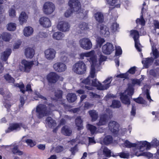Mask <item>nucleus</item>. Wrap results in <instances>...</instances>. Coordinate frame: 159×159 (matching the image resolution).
<instances>
[{"label":"nucleus","mask_w":159,"mask_h":159,"mask_svg":"<svg viewBox=\"0 0 159 159\" xmlns=\"http://www.w3.org/2000/svg\"><path fill=\"white\" fill-rule=\"evenodd\" d=\"M44 53L45 57L48 61H52L56 57V52L53 49H48L45 51Z\"/></svg>","instance_id":"4468645a"},{"label":"nucleus","mask_w":159,"mask_h":159,"mask_svg":"<svg viewBox=\"0 0 159 159\" xmlns=\"http://www.w3.org/2000/svg\"><path fill=\"white\" fill-rule=\"evenodd\" d=\"M136 23L138 24H141L142 25H144L145 24V20L142 17L140 19H137L136 20Z\"/></svg>","instance_id":"69168bd1"},{"label":"nucleus","mask_w":159,"mask_h":159,"mask_svg":"<svg viewBox=\"0 0 159 159\" xmlns=\"http://www.w3.org/2000/svg\"><path fill=\"white\" fill-rule=\"evenodd\" d=\"M68 3L70 8L74 12L79 11L81 8V3L78 0H70Z\"/></svg>","instance_id":"9b49d317"},{"label":"nucleus","mask_w":159,"mask_h":159,"mask_svg":"<svg viewBox=\"0 0 159 159\" xmlns=\"http://www.w3.org/2000/svg\"><path fill=\"white\" fill-rule=\"evenodd\" d=\"M21 63L24 67L21 65L19 66V69L20 71L29 72L34 65L33 61H29L26 60H23L21 61Z\"/></svg>","instance_id":"0eeeda50"},{"label":"nucleus","mask_w":159,"mask_h":159,"mask_svg":"<svg viewBox=\"0 0 159 159\" xmlns=\"http://www.w3.org/2000/svg\"><path fill=\"white\" fill-rule=\"evenodd\" d=\"M100 33L103 37H108L110 34L108 28L106 25H101L100 26Z\"/></svg>","instance_id":"4be33fe9"},{"label":"nucleus","mask_w":159,"mask_h":159,"mask_svg":"<svg viewBox=\"0 0 159 159\" xmlns=\"http://www.w3.org/2000/svg\"><path fill=\"white\" fill-rule=\"evenodd\" d=\"M113 140L111 136L107 135L103 139V143L105 144H108L111 143Z\"/></svg>","instance_id":"a19ab883"},{"label":"nucleus","mask_w":159,"mask_h":159,"mask_svg":"<svg viewBox=\"0 0 159 159\" xmlns=\"http://www.w3.org/2000/svg\"><path fill=\"white\" fill-rule=\"evenodd\" d=\"M75 122L78 130H80L83 129L82 120L80 117H78L76 118Z\"/></svg>","instance_id":"f704fd0d"},{"label":"nucleus","mask_w":159,"mask_h":159,"mask_svg":"<svg viewBox=\"0 0 159 159\" xmlns=\"http://www.w3.org/2000/svg\"><path fill=\"white\" fill-rule=\"evenodd\" d=\"M139 149V148H136L135 150H134V153H135V155L138 156H143L142 154H143L142 152L143 151H141L140 152L138 150Z\"/></svg>","instance_id":"0e129e2a"},{"label":"nucleus","mask_w":159,"mask_h":159,"mask_svg":"<svg viewBox=\"0 0 159 159\" xmlns=\"http://www.w3.org/2000/svg\"><path fill=\"white\" fill-rule=\"evenodd\" d=\"M134 93V89L129 85L127 89L122 93H121L120 99L122 102L125 104L129 105L130 102L129 96H131Z\"/></svg>","instance_id":"20e7f679"},{"label":"nucleus","mask_w":159,"mask_h":159,"mask_svg":"<svg viewBox=\"0 0 159 159\" xmlns=\"http://www.w3.org/2000/svg\"><path fill=\"white\" fill-rule=\"evenodd\" d=\"M124 145L126 147L130 148L131 147H136V144L135 143H132L128 140L125 141L124 143Z\"/></svg>","instance_id":"79ce46f5"},{"label":"nucleus","mask_w":159,"mask_h":159,"mask_svg":"<svg viewBox=\"0 0 159 159\" xmlns=\"http://www.w3.org/2000/svg\"><path fill=\"white\" fill-rule=\"evenodd\" d=\"M159 72V69H157L155 70H150L149 74L153 76H156L157 73Z\"/></svg>","instance_id":"5fc2aeb1"},{"label":"nucleus","mask_w":159,"mask_h":159,"mask_svg":"<svg viewBox=\"0 0 159 159\" xmlns=\"http://www.w3.org/2000/svg\"><path fill=\"white\" fill-rule=\"evenodd\" d=\"M80 59H83L84 57H90L88 60L91 64V67L93 66L95 67L97 64V57L94 50H92L90 52H83L79 54Z\"/></svg>","instance_id":"f03ea898"},{"label":"nucleus","mask_w":159,"mask_h":159,"mask_svg":"<svg viewBox=\"0 0 159 159\" xmlns=\"http://www.w3.org/2000/svg\"><path fill=\"white\" fill-rule=\"evenodd\" d=\"M128 74L127 72L125 74H120L117 75L116 77L117 78H126L128 77Z\"/></svg>","instance_id":"774afa93"},{"label":"nucleus","mask_w":159,"mask_h":159,"mask_svg":"<svg viewBox=\"0 0 159 159\" xmlns=\"http://www.w3.org/2000/svg\"><path fill=\"white\" fill-rule=\"evenodd\" d=\"M96 20L99 23H102L104 20V16L103 14L100 12H98L94 15Z\"/></svg>","instance_id":"cd10ccee"},{"label":"nucleus","mask_w":159,"mask_h":159,"mask_svg":"<svg viewBox=\"0 0 159 159\" xmlns=\"http://www.w3.org/2000/svg\"><path fill=\"white\" fill-rule=\"evenodd\" d=\"M116 56H118L122 54V51L121 48L119 46H116Z\"/></svg>","instance_id":"4d7b16f0"},{"label":"nucleus","mask_w":159,"mask_h":159,"mask_svg":"<svg viewBox=\"0 0 159 159\" xmlns=\"http://www.w3.org/2000/svg\"><path fill=\"white\" fill-rule=\"evenodd\" d=\"M57 27L59 30L66 32L69 31L70 25L67 22L61 21L59 22L57 25Z\"/></svg>","instance_id":"2eb2a0df"},{"label":"nucleus","mask_w":159,"mask_h":159,"mask_svg":"<svg viewBox=\"0 0 159 159\" xmlns=\"http://www.w3.org/2000/svg\"><path fill=\"white\" fill-rule=\"evenodd\" d=\"M34 32L33 29L30 26L25 27L23 30V34L26 37L30 36L32 35Z\"/></svg>","instance_id":"bb28decb"},{"label":"nucleus","mask_w":159,"mask_h":159,"mask_svg":"<svg viewBox=\"0 0 159 159\" xmlns=\"http://www.w3.org/2000/svg\"><path fill=\"white\" fill-rule=\"evenodd\" d=\"M79 43L80 46L85 50H89L92 47V43L88 38H84L80 39L79 40Z\"/></svg>","instance_id":"9d476101"},{"label":"nucleus","mask_w":159,"mask_h":159,"mask_svg":"<svg viewBox=\"0 0 159 159\" xmlns=\"http://www.w3.org/2000/svg\"><path fill=\"white\" fill-rule=\"evenodd\" d=\"M26 143L30 147H33L36 144V142L35 141H33L32 140L30 139H27L25 140Z\"/></svg>","instance_id":"864d4df0"},{"label":"nucleus","mask_w":159,"mask_h":159,"mask_svg":"<svg viewBox=\"0 0 159 159\" xmlns=\"http://www.w3.org/2000/svg\"><path fill=\"white\" fill-rule=\"evenodd\" d=\"M7 27L8 30L10 31H13L16 30V25L15 23L11 22L7 25Z\"/></svg>","instance_id":"ea45409f"},{"label":"nucleus","mask_w":159,"mask_h":159,"mask_svg":"<svg viewBox=\"0 0 159 159\" xmlns=\"http://www.w3.org/2000/svg\"><path fill=\"white\" fill-rule=\"evenodd\" d=\"M72 70L74 72L78 74H82L86 70V66L84 62L79 61L73 65Z\"/></svg>","instance_id":"39448f33"},{"label":"nucleus","mask_w":159,"mask_h":159,"mask_svg":"<svg viewBox=\"0 0 159 159\" xmlns=\"http://www.w3.org/2000/svg\"><path fill=\"white\" fill-rule=\"evenodd\" d=\"M11 49L8 48L5 51L1 54V59L2 61H5L8 59V57L11 53Z\"/></svg>","instance_id":"393cba45"},{"label":"nucleus","mask_w":159,"mask_h":159,"mask_svg":"<svg viewBox=\"0 0 159 159\" xmlns=\"http://www.w3.org/2000/svg\"><path fill=\"white\" fill-rule=\"evenodd\" d=\"M61 132L65 135L70 136L71 134L72 131L68 126L65 125L61 128Z\"/></svg>","instance_id":"2f4dec72"},{"label":"nucleus","mask_w":159,"mask_h":159,"mask_svg":"<svg viewBox=\"0 0 159 159\" xmlns=\"http://www.w3.org/2000/svg\"><path fill=\"white\" fill-rule=\"evenodd\" d=\"M1 37L3 41H9L11 38V35L5 32L1 35Z\"/></svg>","instance_id":"58836bf2"},{"label":"nucleus","mask_w":159,"mask_h":159,"mask_svg":"<svg viewBox=\"0 0 159 159\" xmlns=\"http://www.w3.org/2000/svg\"><path fill=\"white\" fill-rule=\"evenodd\" d=\"M112 80V77H109L103 82V84H102L97 79H95L92 81V84L93 86L96 87L99 90H104L107 89L110 86Z\"/></svg>","instance_id":"7ed1b4c3"},{"label":"nucleus","mask_w":159,"mask_h":159,"mask_svg":"<svg viewBox=\"0 0 159 159\" xmlns=\"http://www.w3.org/2000/svg\"><path fill=\"white\" fill-rule=\"evenodd\" d=\"M60 77L55 72H51L48 75L47 79L51 83H55L60 78Z\"/></svg>","instance_id":"aec40b11"},{"label":"nucleus","mask_w":159,"mask_h":159,"mask_svg":"<svg viewBox=\"0 0 159 159\" xmlns=\"http://www.w3.org/2000/svg\"><path fill=\"white\" fill-rule=\"evenodd\" d=\"M87 129L89 130L91 134H96L98 133L97 130V127L93 125L90 124H88L87 125Z\"/></svg>","instance_id":"c9c22d12"},{"label":"nucleus","mask_w":159,"mask_h":159,"mask_svg":"<svg viewBox=\"0 0 159 159\" xmlns=\"http://www.w3.org/2000/svg\"><path fill=\"white\" fill-rule=\"evenodd\" d=\"M9 16L11 18L14 17L16 15V12L15 9L12 8H10L8 11Z\"/></svg>","instance_id":"09e8293b"},{"label":"nucleus","mask_w":159,"mask_h":159,"mask_svg":"<svg viewBox=\"0 0 159 159\" xmlns=\"http://www.w3.org/2000/svg\"><path fill=\"white\" fill-rule=\"evenodd\" d=\"M88 93L91 98H100V95L94 93L92 92H89Z\"/></svg>","instance_id":"052dcab7"},{"label":"nucleus","mask_w":159,"mask_h":159,"mask_svg":"<svg viewBox=\"0 0 159 159\" xmlns=\"http://www.w3.org/2000/svg\"><path fill=\"white\" fill-rule=\"evenodd\" d=\"M120 101L116 100H114L112 102V104L111 106L113 108H119L120 107Z\"/></svg>","instance_id":"8fccbe9b"},{"label":"nucleus","mask_w":159,"mask_h":159,"mask_svg":"<svg viewBox=\"0 0 159 159\" xmlns=\"http://www.w3.org/2000/svg\"><path fill=\"white\" fill-rule=\"evenodd\" d=\"M81 137H78V136L76 139L72 140L70 142V143L72 145H73L75 143H80V140L81 139Z\"/></svg>","instance_id":"13d9d810"},{"label":"nucleus","mask_w":159,"mask_h":159,"mask_svg":"<svg viewBox=\"0 0 159 159\" xmlns=\"http://www.w3.org/2000/svg\"><path fill=\"white\" fill-rule=\"evenodd\" d=\"M119 125L115 121H110L108 124L109 129L111 131L114 133H116L118 131Z\"/></svg>","instance_id":"412c9836"},{"label":"nucleus","mask_w":159,"mask_h":159,"mask_svg":"<svg viewBox=\"0 0 159 159\" xmlns=\"http://www.w3.org/2000/svg\"><path fill=\"white\" fill-rule=\"evenodd\" d=\"M28 18V16L26 13L24 11L21 12L19 17L20 24H22L24 23H26Z\"/></svg>","instance_id":"a878e982"},{"label":"nucleus","mask_w":159,"mask_h":159,"mask_svg":"<svg viewBox=\"0 0 159 159\" xmlns=\"http://www.w3.org/2000/svg\"><path fill=\"white\" fill-rule=\"evenodd\" d=\"M74 12L70 8L65 13V16L66 17H69L71 16L72 13Z\"/></svg>","instance_id":"bf43d9fd"},{"label":"nucleus","mask_w":159,"mask_h":159,"mask_svg":"<svg viewBox=\"0 0 159 159\" xmlns=\"http://www.w3.org/2000/svg\"><path fill=\"white\" fill-rule=\"evenodd\" d=\"M134 100L137 103L140 104H146V102L141 97H139L137 98L134 99Z\"/></svg>","instance_id":"603ef678"},{"label":"nucleus","mask_w":159,"mask_h":159,"mask_svg":"<svg viewBox=\"0 0 159 159\" xmlns=\"http://www.w3.org/2000/svg\"><path fill=\"white\" fill-rule=\"evenodd\" d=\"M114 50L113 45L110 43H107L102 47V52L105 54L110 55Z\"/></svg>","instance_id":"ddd939ff"},{"label":"nucleus","mask_w":159,"mask_h":159,"mask_svg":"<svg viewBox=\"0 0 159 159\" xmlns=\"http://www.w3.org/2000/svg\"><path fill=\"white\" fill-rule=\"evenodd\" d=\"M60 60L62 62L67 63L69 61V58L68 56V55L63 52L60 53Z\"/></svg>","instance_id":"e433bc0d"},{"label":"nucleus","mask_w":159,"mask_h":159,"mask_svg":"<svg viewBox=\"0 0 159 159\" xmlns=\"http://www.w3.org/2000/svg\"><path fill=\"white\" fill-rule=\"evenodd\" d=\"M120 157L122 158H128L129 157V154L128 153H126L124 152H122L120 153L119 154Z\"/></svg>","instance_id":"338daca9"},{"label":"nucleus","mask_w":159,"mask_h":159,"mask_svg":"<svg viewBox=\"0 0 159 159\" xmlns=\"http://www.w3.org/2000/svg\"><path fill=\"white\" fill-rule=\"evenodd\" d=\"M65 36L64 34L61 32H57L54 33L52 35L54 39L59 40H61Z\"/></svg>","instance_id":"c756f323"},{"label":"nucleus","mask_w":159,"mask_h":159,"mask_svg":"<svg viewBox=\"0 0 159 159\" xmlns=\"http://www.w3.org/2000/svg\"><path fill=\"white\" fill-rule=\"evenodd\" d=\"M21 127H23L25 130L27 128L25 125L21 123H14L11 124L9 127L6 130L5 132L7 133L11 132L14 130H19Z\"/></svg>","instance_id":"f8f14e48"},{"label":"nucleus","mask_w":159,"mask_h":159,"mask_svg":"<svg viewBox=\"0 0 159 159\" xmlns=\"http://www.w3.org/2000/svg\"><path fill=\"white\" fill-rule=\"evenodd\" d=\"M136 144H137L136 147L139 148V149L138 150L139 152L149 149L151 147L150 143L146 141L137 142Z\"/></svg>","instance_id":"dca6fc26"},{"label":"nucleus","mask_w":159,"mask_h":159,"mask_svg":"<svg viewBox=\"0 0 159 159\" xmlns=\"http://www.w3.org/2000/svg\"><path fill=\"white\" fill-rule=\"evenodd\" d=\"M95 67L92 66L91 68L90 75L86 79L83 80L82 82L86 84H88L90 83V78H93L96 77V75L95 74Z\"/></svg>","instance_id":"5701e85b"},{"label":"nucleus","mask_w":159,"mask_h":159,"mask_svg":"<svg viewBox=\"0 0 159 159\" xmlns=\"http://www.w3.org/2000/svg\"><path fill=\"white\" fill-rule=\"evenodd\" d=\"M54 70L58 72H62L66 69V65L61 62H57L54 64L53 66Z\"/></svg>","instance_id":"f3484780"},{"label":"nucleus","mask_w":159,"mask_h":159,"mask_svg":"<svg viewBox=\"0 0 159 159\" xmlns=\"http://www.w3.org/2000/svg\"><path fill=\"white\" fill-rule=\"evenodd\" d=\"M130 35L133 37L135 42V46L139 52L141 51V46L139 42V33L135 30H132L130 31Z\"/></svg>","instance_id":"1a4fd4ad"},{"label":"nucleus","mask_w":159,"mask_h":159,"mask_svg":"<svg viewBox=\"0 0 159 159\" xmlns=\"http://www.w3.org/2000/svg\"><path fill=\"white\" fill-rule=\"evenodd\" d=\"M118 0H107V2L111 6H114V7H120V4H116Z\"/></svg>","instance_id":"c03bdc74"},{"label":"nucleus","mask_w":159,"mask_h":159,"mask_svg":"<svg viewBox=\"0 0 159 159\" xmlns=\"http://www.w3.org/2000/svg\"><path fill=\"white\" fill-rule=\"evenodd\" d=\"M77 14V16L80 18H83L86 16L88 13V11L83 9L80 8V10L77 12H75Z\"/></svg>","instance_id":"72a5a7b5"},{"label":"nucleus","mask_w":159,"mask_h":159,"mask_svg":"<svg viewBox=\"0 0 159 159\" xmlns=\"http://www.w3.org/2000/svg\"><path fill=\"white\" fill-rule=\"evenodd\" d=\"M111 153L110 150L103 146H102L98 151V155L100 157H101L102 155H104L106 157H110L111 156Z\"/></svg>","instance_id":"6ab92c4d"},{"label":"nucleus","mask_w":159,"mask_h":159,"mask_svg":"<svg viewBox=\"0 0 159 159\" xmlns=\"http://www.w3.org/2000/svg\"><path fill=\"white\" fill-rule=\"evenodd\" d=\"M46 123L49 127L51 128H52L56 125L55 120L50 117H48L46 119Z\"/></svg>","instance_id":"c85d7f7f"},{"label":"nucleus","mask_w":159,"mask_h":159,"mask_svg":"<svg viewBox=\"0 0 159 159\" xmlns=\"http://www.w3.org/2000/svg\"><path fill=\"white\" fill-rule=\"evenodd\" d=\"M12 152L14 154H16L18 155H21L23 154V152L18 149V148L17 146H15L12 149Z\"/></svg>","instance_id":"49530a36"},{"label":"nucleus","mask_w":159,"mask_h":159,"mask_svg":"<svg viewBox=\"0 0 159 159\" xmlns=\"http://www.w3.org/2000/svg\"><path fill=\"white\" fill-rule=\"evenodd\" d=\"M152 52L155 58H157L159 56V52L153 45L152 46Z\"/></svg>","instance_id":"3c124183"},{"label":"nucleus","mask_w":159,"mask_h":159,"mask_svg":"<svg viewBox=\"0 0 159 159\" xmlns=\"http://www.w3.org/2000/svg\"><path fill=\"white\" fill-rule=\"evenodd\" d=\"M89 113L92 118V121H95L98 117V114L96 111L94 110H90L89 111Z\"/></svg>","instance_id":"473e14b6"},{"label":"nucleus","mask_w":159,"mask_h":159,"mask_svg":"<svg viewBox=\"0 0 159 159\" xmlns=\"http://www.w3.org/2000/svg\"><path fill=\"white\" fill-rule=\"evenodd\" d=\"M107 114L100 115L99 121L96 123L98 126L104 125L107 124L109 119L111 117L112 112L108 110H107Z\"/></svg>","instance_id":"6e6552de"},{"label":"nucleus","mask_w":159,"mask_h":159,"mask_svg":"<svg viewBox=\"0 0 159 159\" xmlns=\"http://www.w3.org/2000/svg\"><path fill=\"white\" fill-rule=\"evenodd\" d=\"M49 109L50 111L47 110L46 106L43 104H39L37 106L36 111L37 113L38 117L41 118L44 116L49 115L51 114V111L55 110V107L52 104L49 106Z\"/></svg>","instance_id":"f257e3e1"},{"label":"nucleus","mask_w":159,"mask_h":159,"mask_svg":"<svg viewBox=\"0 0 159 159\" xmlns=\"http://www.w3.org/2000/svg\"><path fill=\"white\" fill-rule=\"evenodd\" d=\"M153 61V59L152 58H148L144 59L142 61V63L143 64L144 66L147 68L151 65Z\"/></svg>","instance_id":"7c9ffc66"},{"label":"nucleus","mask_w":159,"mask_h":159,"mask_svg":"<svg viewBox=\"0 0 159 159\" xmlns=\"http://www.w3.org/2000/svg\"><path fill=\"white\" fill-rule=\"evenodd\" d=\"M15 86L17 87H19L20 89V90L22 92L24 93L25 91L23 89L24 88V86L23 84H17L15 85Z\"/></svg>","instance_id":"e2e57ef3"},{"label":"nucleus","mask_w":159,"mask_h":159,"mask_svg":"<svg viewBox=\"0 0 159 159\" xmlns=\"http://www.w3.org/2000/svg\"><path fill=\"white\" fill-rule=\"evenodd\" d=\"M79 28L82 30H86L89 28L88 24L85 22L81 23L79 25Z\"/></svg>","instance_id":"de8ad7c7"},{"label":"nucleus","mask_w":159,"mask_h":159,"mask_svg":"<svg viewBox=\"0 0 159 159\" xmlns=\"http://www.w3.org/2000/svg\"><path fill=\"white\" fill-rule=\"evenodd\" d=\"M64 148L63 146H58L55 148V151L56 152L59 153L63 151Z\"/></svg>","instance_id":"680f3d73"},{"label":"nucleus","mask_w":159,"mask_h":159,"mask_svg":"<svg viewBox=\"0 0 159 159\" xmlns=\"http://www.w3.org/2000/svg\"><path fill=\"white\" fill-rule=\"evenodd\" d=\"M55 4L51 2H45L43 7V11L44 13L46 15H49L53 12L55 10Z\"/></svg>","instance_id":"423d86ee"},{"label":"nucleus","mask_w":159,"mask_h":159,"mask_svg":"<svg viewBox=\"0 0 159 159\" xmlns=\"http://www.w3.org/2000/svg\"><path fill=\"white\" fill-rule=\"evenodd\" d=\"M66 98L69 102H73L77 98L75 94L69 93L67 95Z\"/></svg>","instance_id":"4c0bfd02"},{"label":"nucleus","mask_w":159,"mask_h":159,"mask_svg":"<svg viewBox=\"0 0 159 159\" xmlns=\"http://www.w3.org/2000/svg\"><path fill=\"white\" fill-rule=\"evenodd\" d=\"M4 77L5 79L9 83H13L14 81L13 78L11 77L9 74H6L4 75Z\"/></svg>","instance_id":"a18cd8bd"},{"label":"nucleus","mask_w":159,"mask_h":159,"mask_svg":"<svg viewBox=\"0 0 159 159\" xmlns=\"http://www.w3.org/2000/svg\"><path fill=\"white\" fill-rule=\"evenodd\" d=\"M131 80L132 81V84L133 85L135 84L139 85L141 83V81L139 80L132 79Z\"/></svg>","instance_id":"6e6d98bb"},{"label":"nucleus","mask_w":159,"mask_h":159,"mask_svg":"<svg viewBox=\"0 0 159 159\" xmlns=\"http://www.w3.org/2000/svg\"><path fill=\"white\" fill-rule=\"evenodd\" d=\"M119 25L116 22L113 23L111 26L112 32H115L116 31L119 29Z\"/></svg>","instance_id":"37998d69"},{"label":"nucleus","mask_w":159,"mask_h":159,"mask_svg":"<svg viewBox=\"0 0 159 159\" xmlns=\"http://www.w3.org/2000/svg\"><path fill=\"white\" fill-rule=\"evenodd\" d=\"M40 25L45 28H48L51 25V23L49 18L47 17L43 16L39 20Z\"/></svg>","instance_id":"a211bd4d"},{"label":"nucleus","mask_w":159,"mask_h":159,"mask_svg":"<svg viewBox=\"0 0 159 159\" xmlns=\"http://www.w3.org/2000/svg\"><path fill=\"white\" fill-rule=\"evenodd\" d=\"M24 54L27 58L31 59L35 54V51L33 48H28L25 49Z\"/></svg>","instance_id":"b1692460"}]
</instances>
